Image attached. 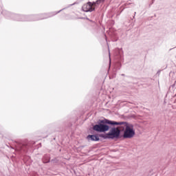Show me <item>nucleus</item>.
<instances>
[{
	"instance_id": "1",
	"label": "nucleus",
	"mask_w": 176,
	"mask_h": 176,
	"mask_svg": "<svg viewBox=\"0 0 176 176\" xmlns=\"http://www.w3.org/2000/svg\"><path fill=\"white\" fill-rule=\"evenodd\" d=\"M106 123L108 124H111V126H120V129H123L124 133H123V138L125 139H131L134 138L135 135V129H134V125L131 124H129L126 122H116L112 120H107Z\"/></svg>"
},
{
	"instance_id": "2",
	"label": "nucleus",
	"mask_w": 176,
	"mask_h": 176,
	"mask_svg": "<svg viewBox=\"0 0 176 176\" xmlns=\"http://www.w3.org/2000/svg\"><path fill=\"white\" fill-rule=\"evenodd\" d=\"M120 128L113 127L111 129L109 133L106 134H100L99 137L101 138H104V140H115V138L118 139L120 137Z\"/></svg>"
},
{
	"instance_id": "3",
	"label": "nucleus",
	"mask_w": 176,
	"mask_h": 176,
	"mask_svg": "<svg viewBox=\"0 0 176 176\" xmlns=\"http://www.w3.org/2000/svg\"><path fill=\"white\" fill-rule=\"evenodd\" d=\"M107 120H109L107 119H104L100 121V123L96 124L93 126V129L94 131H97L98 133H106V131H109V126L107 125Z\"/></svg>"
},
{
	"instance_id": "4",
	"label": "nucleus",
	"mask_w": 176,
	"mask_h": 176,
	"mask_svg": "<svg viewBox=\"0 0 176 176\" xmlns=\"http://www.w3.org/2000/svg\"><path fill=\"white\" fill-rule=\"evenodd\" d=\"M101 2V0H98L96 2H88L87 4H85L82 6V10L84 12H93L94 10V6H96V4L100 3Z\"/></svg>"
},
{
	"instance_id": "5",
	"label": "nucleus",
	"mask_w": 176,
	"mask_h": 176,
	"mask_svg": "<svg viewBox=\"0 0 176 176\" xmlns=\"http://www.w3.org/2000/svg\"><path fill=\"white\" fill-rule=\"evenodd\" d=\"M87 138V140H91V141H100L98 135H89Z\"/></svg>"
},
{
	"instance_id": "6",
	"label": "nucleus",
	"mask_w": 176,
	"mask_h": 176,
	"mask_svg": "<svg viewBox=\"0 0 176 176\" xmlns=\"http://www.w3.org/2000/svg\"><path fill=\"white\" fill-rule=\"evenodd\" d=\"M50 162V158H49V157H47L46 160H43V163H49Z\"/></svg>"
}]
</instances>
